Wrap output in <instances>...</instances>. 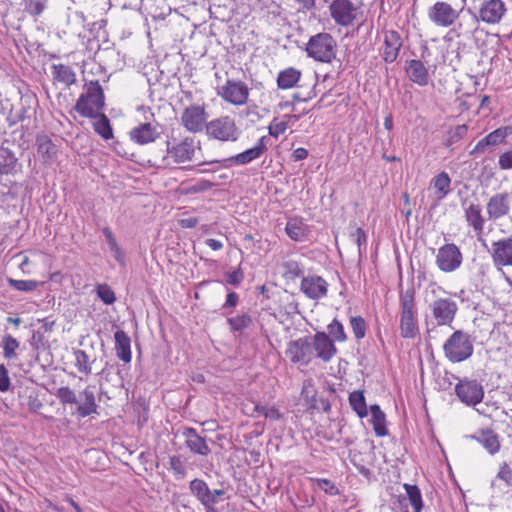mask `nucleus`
I'll return each instance as SVG.
<instances>
[{"instance_id":"obj_32","label":"nucleus","mask_w":512,"mask_h":512,"mask_svg":"<svg viewBox=\"0 0 512 512\" xmlns=\"http://www.w3.org/2000/svg\"><path fill=\"white\" fill-rule=\"evenodd\" d=\"M370 413L372 416L371 422L373 424L375 434L380 437L386 436L388 434V430L386 428L385 413L376 404L370 406Z\"/></svg>"},{"instance_id":"obj_59","label":"nucleus","mask_w":512,"mask_h":512,"mask_svg":"<svg viewBox=\"0 0 512 512\" xmlns=\"http://www.w3.org/2000/svg\"><path fill=\"white\" fill-rule=\"evenodd\" d=\"M213 186H214L213 182H211L209 180L201 179V180L195 182L193 185H191L189 187L188 191L190 193H201V192L211 189Z\"/></svg>"},{"instance_id":"obj_31","label":"nucleus","mask_w":512,"mask_h":512,"mask_svg":"<svg viewBox=\"0 0 512 512\" xmlns=\"http://www.w3.org/2000/svg\"><path fill=\"white\" fill-rule=\"evenodd\" d=\"M52 74L55 80L67 86L76 82V74L70 66L64 64H53Z\"/></svg>"},{"instance_id":"obj_3","label":"nucleus","mask_w":512,"mask_h":512,"mask_svg":"<svg viewBox=\"0 0 512 512\" xmlns=\"http://www.w3.org/2000/svg\"><path fill=\"white\" fill-rule=\"evenodd\" d=\"M105 107L104 91L98 81H90L84 85L83 92L79 96L75 111L81 116L96 117Z\"/></svg>"},{"instance_id":"obj_48","label":"nucleus","mask_w":512,"mask_h":512,"mask_svg":"<svg viewBox=\"0 0 512 512\" xmlns=\"http://www.w3.org/2000/svg\"><path fill=\"white\" fill-rule=\"evenodd\" d=\"M350 326L357 340H361L365 337L367 331V324L363 317L352 316L350 318Z\"/></svg>"},{"instance_id":"obj_29","label":"nucleus","mask_w":512,"mask_h":512,"mask_svg":"<svg viewBox=\"0 0 512 512\" xmlns=\"http://www.w3.org/2000/svg\"><path fill=\"white\" fill-rule=\"evenodd\" d=\"M301 78V71L289 67L278 73L277 86L279 89L287 90L295 87Z\"/></svg>"},{"instance_id":"obj_37","label":"nucleus","mask_w":512,"mask_h":512,"mask_svg":"<svg viewBox=\"0 0 512 512\" xmlns=\"http://www.w3.org/2000/svg\"><path fill=\"white\" fill-rule=\"evenodd\" d=\"M349 404L360 418L368 415V408L362 391H353L349 395Z\"/></svg>"},{"instance_id":"obj_62","label":"nucleus","mask_w":512,"mask_h":512,"mask_svg":"<svg viewBox=\"0 0 512 512\" xmlns=\"http://www.w3.org/2000/svg\"><path fill=\"white\" fill-rule=\"evenodd\" d=\"M498 165L502 170L512 169V149L499 156Z\"/></svg>"},{"instance_id":"obj_44","label":"nucleus","mask_w":512,"mask_h":512,"mask_svg":"<svg viewBox=\"0 0 512 512\" xmlns=\"http://www.w3.org/2000/svg\"><path fill=\"white\" fill-rule=\"evenodd\" d=\"M24 10L32 17L40 16L48 7L49 0H22Z\"/></svg>"},{"instance_id":"obj_46","label":"nucleus","mask_w":512,"mask_h":512,"mask_svg":"<svg viewBox=\"0 0 512 512\" xmlns=\"http://www.w3.org/2000/svg\"><path fill=\"white\" fill-rule=\"evenodd\" d=\"M310 481L313 483L315 487L320 490H323L326 494L330 496H336L340 494L339 489L336 485L329 479L325 478H310Z\"/></svg>"},{"instance_id":"obj_6","label":"nucleus","mask_w":512,"mask_h":512,"mask_svg":"<svg viewBox=\"0 0 512 512\" xmlns=\"http://www.w3.org/2000/svg\"><path fill=\"white\" fill-rule=\"evenodd\" d=\"M336 50V40L326 32L312 36L306 45L307 55L323 63H330L336 57Z\"/></svg>"},{"instance_id":"obj_8","label":"nucleus","mask_w":512,"mask_h":512,"mask_svg":"<svg viewBox=\"0 0 512 512\" xmlns=\"http://www.w3.org/2000/svg\"><path fill=\"white\" fill-rule=\"evenodd\" d=\"M473 24L483 22L487 25H498L505 18L507 7L503 0H483L477 12L472 13Z\"/></svg>"},{"instance_id":"obj_40","label":"nucleus","mask_w":512,"mask_h":512,"mask_svg":"<svg viewBox=\"0 0 512 512\" xmlns=\"http://www.w3.org/2000/svg\"><path fill=\"white\" fill-rule=\"evenodd\" d=\"M38 154H40L45 160L52 159L56 153V145L47 137L41 136L37 138Z\"/></svg>"},{"instance_id":"obj_11","label":"nucleus","mask_w":512,"mask_h":512,"mask_svg":"<svg viewBox=\"0 0 512 512\" xmlns=\"http://www.w3.org/2000/svg\"><path fill=\"white\" fill-rule=\"evenodd\" d=\"M462 262L463 254L456 244H444L438 249L435 263L440 271L452 273L462 265Z\"/></svg>"},{"instance_id":"obj_35","label":"nucleus","mask_w":512,"mask_h":512,"mask_svg":"<svg viewBox=\"0 0 512 512\" xmlns=\"http://www.w3.org/2000/svg\"><path fill=\"white\" fill-rule=\"evenodd\" d=\"M191 493L196 497V499L205 507V503H208L209 500V491L207 483L202 479H194L190 482L189 485Z\"/></svg>"},{"instance_id":"obj_43","label":"nucleus","mask_w":512,"mask_h":512,"mask_svg":"<svg viewBox=\"0 0 512 512\" xmlns=\"http://www.w3.org/2000/svg\"><path fill=\"white\" fill-rule=\"evenodd\" d=\"M1 345L3 347L4 357L11 360L17 357L16 350L19 348V341L12 335H5L2 339Z\"/></svg>"},{"instance_id":"obj_10","label":"nucleus","mask_w":512,"mask_h":512,"mask_svg":"<svg viewBox=\"0 0 512 512\" xmlns=\"http://www.w3.org/2000/svg\"><path fill=\"white\" fill-rule=\"evenodd\" d=\"M206 131L209 136L220 141L234 142L240 135L234 119L229 116H222L211 120L207 124Z\"/></svg>"},{"instance_id":"obj_23","label":"nucleus","mask_w":512,"mask_h":512,"mask_svg":"<svg viewBox=\"0 0 512 512\" xmlns=\"http://www.w3.org/2000/svg\"><path fill=\"white\" fill-rule=\"evenodd\" d=\"M471 438L476 440L490 455H495L500 451V437L492 429H480Z\"/></svg>"},{"instance_id":"obj_4","label":"nucleus","mask_w":512,"mask_h":512,"mask_svg":"<svg viewBox=\"0 0 512 512\" xmlns=\"http://www.w3.org/2000/svg\"><path fill=\"white\" fill-rule=\"evenodd\" d=\"M400 334L403 338L413 339L419 334L415 292L407 289L400 293Z\"/></svg>"},{"instance_id":"obj_19","label":"nucleus","mask_w":512,"mask_h":512,"mask_svg":"<svg viewBox=\"0 0 512 512\" xmlns=\"http://www.w3.org/2000/svg\"><path fill=\"white\" fill-rule=\"evenodd\" d=\"M313 356L321 359L323 362H329L337 353V348L333 340L324 332H317L312 340Z\"/></svg>"},{"instance_id":"obj_27","label":"nucleus","mask_w":512,"mask_h":512,"mask_svg":"<svg viewBox=\"0 0 512 512\" xmlns=\"http://www.w3.org/2000/svg\"><path fill=\"white\" fill-rule=\"evenodd\" d=\"M116 355L122 361L129 363L131 361V340L123 330H117L114 334Z\"/></svg>"},{"instance_id":"obj_41","label":"nucleus","mask_w":512,"mask_h":512,"mask_svg":"<svg viewBox=\"0 0 512 512\" xmlns=\"http://www.w3.org/2000/svg\"><path fill=\"white\" fill-rule=\"evenodd\" d=\"M283 276L289 280H295L304 273L303 265L296 260H288L282 264Z\"/></svg>"},{"instance_id":"obj_16","label":"nucleus","mask_w":512,"mask_h":512,"mask_svg":"<svg viewBox=\"0 0 512 512\" xmlns=\"http://www.w3.org/2000/svg\"><path fill=\"white\" fill-rule=\"evenodd\" d=\"M512 211V192H500L491 196L486 204L490 220L506 217Z\"/></svg>"},{"instance_id":"obj_30","label":"nucleus","mask_w":512,"mask_h":512,"mask_svg":"<svg viewBox=\"0 0 512 512\" xmlns=\"http://www.w3.org/2000/svg\"><path fill=\"white\" fill-rule=\"evenodd\" d=\"M89 118L95 120L93 122L94 131L104 140H110L114 137L110 120L104 113L101 112L96 117Z\"/></svg>"},{"instance_id":"obj_58","label":"nucleus","mask_w":512,"mask_h":512,"mask_svg":"<svg viewBox=\"0 0 512 512\" xmlns=\"http://www.w3.org/2000/svg\"><path fill=\"white\" fill-rule=\"evenodd\" d=\"M287 129V122L285 121H277V119H274L269 127V134L273 137H278L279 135L283 134Z\"/></svg>"},{"instance_id":"obj_12","label":"nucleus","mask_w":512,"mask_h":512,"mask_svg":"<svg viewBox=\"0 0 512 512\" xmlns=\"http://www.w3.org/2000/svg\"><path fill=\"white\" fill-rule=\"evenodd\" d=\"M455 394L462 403L475 406L483 400L484 389L477 380L465 378L456 384Z\"/></svg>"},{"instance_id":"obj_17","label":"nucleus","mask_w":512,"mask_h":512,"mask_svg":"<svg viewBox=\"0 0 512 512\" xmlns=\"http://www.w3.org/2000/svg\"><path fill=\"white\" fill-rule=\"evenodd\" d=\"M286 355L292 363L308 365L313 359L312 344L308 337L290 341Z\"/></svg>"},{"instance_id":"obj_1","label":"nucleus","mask_w":512,"mask_h":512,"mask_svg":"<svg viewBox=\"0 0 512 512\" xmlns=\"http://www.w3.org/2000/svg\"><path fill=\"white\" fill-rule=\"evenodd\" d=\"M448 292L436 282H430L426 289V301L430 298L428 308L436 326H450L458 311L457 303L444 297Z\"/></svg>"},{"instance_id":"obj_42","label":"nucleus","mask_w":512,"mask_h":512,"mask_svg":"<svg viewBox=\"0 0 512 512\" xmlns=\"http://www.w3.org/2000/svg\"><path fill=\"white\" fill-rule=\"evenodd\" d=\"M227 321L232 332H242L252 325V318L248 313L230 317Z\"/></svg>"},{"instance_id":"obj_60","label":"nucleus","mask_w":512,"mask_h":512,"mask_svg":"<svg viewBox=\"0 0 512 512\" xmlns=\"http://www.w3.org/2000/svg\"><path fill=\"white\" fill-rule=\"evenodd\" d=\"M11 387V381L8 375V369L4 364H0V391L7 392Z\"/></svg>"},{"instance_id":"obj_22","label":"nucleus","mask_w":512,"mask_h":512,"mask_svg":"<svg viewBox=\"0 0 512 512\" xmlns=\"http://www.w3.org/2000/svg\"><path fill=\"white\" fill-rule=\"evenodd\" d=\"M403 45L400 34L395 30H388L384 33V46L382 56L386 63H393Z\"/></svg>"},{"instance_id":"obj_34","label":"nucleus","mask_w":512,"mask_h":512,"mask_svg":"<svg viewBox=\"0 0 512 512\" xmlns=\"http://www.w3.org/2000/svg\"><path fill=\"white\" fill-rule=\"evenodd\" d=\"M285 232L290 239L296 242L305 240L307 236L305 225L298 219L289 220L286 224Z\"/></svg>"},{"instance_id":"obj_2","label":"nucleus","mask_w":512,"mask_h":512,"mask_svg":"<svg viewBox=\"0 0 512 512\" xmlns=\"http://www.w3.org/2000/svg\"><path fill=\"white\" fill-rule=\"evenodd\" d=\"M166 150L156 156L159 167H167L170 165V159L173 163L181 164L192 161L195 154V140L192 137H185L180 141L167 138L165 141Z\"/></svg>"},{"instance_id":"obj_64","label":"nucleus","mask_w":512,"mask_h":512,"mask_svg":"<svg viewBox=\"0 0 512 512\" xmlns=\"http://www.w3.org/2000/svg\"><path fill=\"white\" fill-rule=\"evenodd\" d=\"M242 280L243 272L241 270H235L227 276V282L232 285H238Z\"/></svg>"},{"instance_id":"obj_21","label":"nucleus","mask_w":512,"mask_h":512,"mask_svg":"<svg viewBox=\"0 0 512 512\" xmlns=\"http://www.w3.org/2000/svg\"><path fill=\"white\" fill-rule=\"evenodd\" d=\"M327 288V282L320 276L303 277L300 285L301 292L313 300L325 297Z\"/></svg>"},{"instance_id":"obj_36","label":"nucleus","mask_w":512,"mask_h":512,"mask_svg":"<svg viewBox=\"0 0 512 512\" xmlns=\"http://www.w3.org/2000/svg\"><path fill=\"white\" fill-rule=\"evenodd\" d=\"M106 242L108 244L110 252L113 254V257L117 262H119L121 265H124L125 263V255L122 249L119 247L117 240L111 231L109 227H104L102 230Z\"/></svg>"},{"instance_id":"obj_39","label":"nucleus","mask_w":512,"mask_h":512,"mask_svg":"<svg viewBox=\"0 0 512 512\" xmlns=\"http://www.w3.org/2000/svg\"><path fill=\"white\" fill-rule=\"evenodd\" d=\"M432 184L438 193L439 199L444 198L450 192L451 179L446 172L436 175L432 180Z\"/></svg>"},{"instance_id":"obj_7","label":"nucleus","mask_w":512,"mask_h":512,"mask_svg":"<svg viewBox=\"0 0 512 512\" xmlns=\"http://www.w3.org/2000/svg\"><path fill=\"white\" fill-rule=\"evenodd\" d=\"M330 16L341 27H350L363 17L360 3L352 0H332L329 5Z\"/></svg>"},{"instance_id":"obj_54","label":"nucleus","mask_w":512,"mask_h":512,"mask_svg":"<svg viewBox=\"0 0 512 512\" xmlns=\"http://www.w3.org/2000/svg\"><path fill=\"white\" fill-rule=\"evenodd\" d=\"M496 478L503 481L507 486L512 487V469L507 462L500 464Z\"/></svg>"},{"instance_id":"obj_25","label":"nucleus","mask_w":512,"mask_h":512,"mask_svg":"<svg viewBox=\"0 0 512 512\" xmlns=\"http://www.w3.org/2000/svg\"><path fill=\"white\" fill-rule=\"evenodd\" d=\"M405 71L413 83L419 86H426L429 83L428 68L421 60L411 59L406 61Z\"/></svg>"},{"instance_id":"obj_45","label":"nucleus","mask_w":512,"mask_h":512,"mask_svg":"<svg viewBox=\"0 0 512 512\" xmlns=\"http://www.w3.org/2000/svg\"><path fill=\"white\" fill-rule=\"evenodd\" d=\"M404 489L415 512H421L423 501L420 489L416 485L411 484H404Z\"/></svg>"},{"instance_id":"obj_61","label":"nucleus","mask_w":512,"mask_h":512,"mask_svg":"<svg viewBox=\"0 0 512 512\" xmlns=\"http://www.w3.org/2000/svg\"><path fill=\"white\" fill-rule=\"evenodd\" d=\"M468 132V126L466 124L458 125L456 126L451 132H450V139L449 141L454 143L459 140H461Z\"/></svg>"},{"instance_id":"obj_56","label":"nucleus","mask_w":512,"mask_h":512,"mask_svg":"<svg viewBox=\"0 0 512 512\" xmlns=\"http://www.w3.org/2000/svg\"><path fill=\"white\" fill-rule=\"evenodd\" d=\"M254 411L257 412L259 415H263L265 418H269L272 420H278L280 418V413L278 409L275 407H268L264 405H255Z\"/></svg>"},{"instance_id":"obj_15","label":"nucleus","mask_w":512,"mask_h":512,"mask_svg":"<svg viewBox=\"0 0 512 512\" xmlns=\"http://www.w3.org/2000/svg\"><path fill=\"white\" fill-rule=\"evenodd\" d=\"M489 253L498 270L503 267H512V236L493 241Z\"/></svg>"},{"instance_id":"obj_51","label":"nucleus","mask_w":512,"mask_h":512,"mask_svg":"<svg viewBox=\"0 0 512 512\" xmlns=\"http://www.w3.org/2000/svg\"><path fill=\"white\" fill-rule=\"evenodd\" d=\"M512 128L509 126L500 127L492 132H490L486 137L490 146H496L502 143L508 134L511 132Z\"/></svg>"},{"instance_id":"obj_9","label":"nucleus","mask_w":512,"mask_h":512,"mask_svg":"<svg viewBox=\"0 0 512 512\" xmlns=\"http://www.w3.org/2000/svg\"><path fill=\"white\" fill-rule=\"evenodd\" d=\"M249 92L250 89L245 82L235 79H227L226 82L217 89L218 96L235 106L245 105L249 98Z\"/></svg>"},{"instance_id":"obj_57","label":"nucleus","mask_w":512,"mask_h":512,"mask_svg":"<svg viewBox=\"0 0 512 512\" xmlns=\"http://www.w3.org/2000/svg\"><path fill=\"white\" fill-rule=\"evenodd\" d=\"M360 456H361L360 453L351 452L350 453L351 462L354 464V466L357 468L358 472L362 476L369 479L371 477L372 472L368 467H366L364 464H362L360 462V460L358 459Z\"/></svg>"},{"instance_id":"obj_38","label":"nucleus","mask_w":512,"mask_h":512,"mask_svg":"<svg viewBox=\"0 0 512 512\" xmlns=\"http://www.w3.org/2000/svg\"><path fill=\"white\" fill-rule=\"evenodd\" d=\"M17 163V158L15 154L10 151L8 148L3 146L0 147V173L8 174L10 173Z\"/></svg>"},{"instance_id":"obj_18","label":"nucleus","mask_w":512,"mask_h":512,"mask_svg":"<svg viewBox=\"0 0 512 512\" xmlns=\"http://www.w3.org/2000/svg\"><path fill=\"white\" fill-rule=\"evenodd\" d=\"M267 142H268V138L266 136H263L257 141V143L254 147L249 148V149L245 150L244 152L239 153L235 156H231L229 158H226L224 160L217 161V162L222 163L224 167H229L232 164H235V165L248 164V163L252 162L253 160L259 158L260 156H262L265 153V151L267 150ZM214 162L215 161H213L212 163H214Z\"/></svg>"},{"instance_id":"obj_49","label":"nucleus","mask_w":512,"mask_h":512,"mask_svg":"<svg viewBox=\"0 0 512 512\" xmlns=\"http://www.w3.org/2000/svg\"><path fill=\"white\" fill-rule=\"evenodd\" d=\"M328 332L329 335L333 338L334 341L338 342H345L347 340V335L345 333L344 327L340 321L337 319H334L329 325H328Z\"/></svg>"},{"instance_id":"obj_47","label":"nucleus","mask_w":512,"mask_h":512,"mask_svg":"<svg viewBox=\"0 0 512 512\" xmlns=\"http://www.w3.org/2000/svg\"><path fill=\"white\" fill-rule=\"evenodd\" d=\"M55 396L58 398L61 404H77L78 400L76 393L69 386H61L55 392Z\"/></svg>"},{"instance_id":"obj_55","label":"nucleus","mask_w":512,"mask_h":512,"mask_svg":"<svg viewBox=\"0 0 512 512\" xmlns=\"http://www.w3.org/2000/svg\"><path fill=\"white\" fill-rule=\"evenodd\" d=\"M225 494V490L224 489H214V490H210L209 491V498L211 500H209L208 503H205V509L207 511H212L214 510V507L220 503L221 501H223L222 497L224 496Z\"/></svg>"},{"instance_id":"obj_33","label":"nucleus","mask_w":512,"mask_h":512,"mask_svg":"<svg viewBox=\"0 0 512 512\" xmlns=\"http://www.w3.org/2000/svg\"><path fill=\"white\" fill-rule=\"evenodd\" d=\"M75 366L80 373L89 375L92 373V364L96 358L91 357L86 351L76 349L73 351Z\"/></svg>"},{"instance_id":"obj_63","label":"nucleus","mask_w":512,"mask_h":512,"mask_svg":"<svg viewBox=\"0 0 512 512\" xmlns=\"http://www.w3.org/2000/svg\"><path fill=\"white\" fill-rule=\"evenodd\" d=\"M352 237L355 239V242L358 246L359 253H361L362 246L366 247L367 236L362 228H357L355 232L352 234Z\"/></svg>"},{"instance_id":"obj_24","label":"nucleus","mask_w":512,"mask_h":512,"mask_svg":"<svg viewBox=\"0 0 512 512\" xmlns=\"http://www.w3.org/2000/svg\"><path fill=\"white\" fill-rule=\"evenodd\" d=\"M464 216L469 227L473 229L476 235H481L484 231L485 218L482 214V209L479 204L476 203H463Z\"/></svg>"},{"instance_id":"obj_5","label":"nucleus","mask_w":512,"mask_h":512,"mask_svg":"<svg viewBox=\"0 0 512 512\" xmlns=\"http://www.w3.org/2000/svg\"><path fill=\"white\" fill-rule=\"evenodd\" d=\"M473 350L470 336L462 330H456L443 345L445 357L452 363H459L470 358Z\"/></svg>"},{"instance_id":"obj_13","label":"nucleus","mask_w":512,"mask_h":512,"mask_svg":"<svg viewBox=\"0 0 512 512\" xmlns=\"http://www.w3.org/2000/svg\"><path fill=\"white\" fill-rule=\"evenodd\" d=\"M181 124L191 132L198 133L207 128L208 114L204 105H190L181 114Z\"/></svg>"},{"instance_id":"obj_28","label":"nucleus","mask_w":512,"mask_h":512,"mask_svg":"<svg viewBox=\"0 0 512 512\" xmlns=\"http://www.w3.org/2000/svg\"><path fill=\"white\" fill-rule=\"evenodd\" d=\"M82 395L84 397V401L76 407V413L78 416L85 418L91 414L97 413L98 406L95 401L93 389L90 386L86 387L83 390Z\"/></svg>"},{"instance_id":"obj_52","label":"nucleus","mask_w":512,"mask_h":512,"mask_svg":"<svg viewBox=\"0 0 512 512\" xmlns=\"http://www.w3.org/2000/svg\"><path fill=\"white\" fill-rule=\"evenodd\" d=\"M97 295L107 305L113 304L116 300L114 291L107 284L97 286Z\"/></svg>"},{"instance_id":"obj_53","label":"nucleus","mask_w":512,"mask_h":512,"mask_svg":"<svg viewBox=\"0 0 512 512\" xmlns=\"http://www.w3.org/2000/svg\"><path fill=\"white\" fill-rule=\"evenodd\" d=\"M169 466L178 479H182L186 476L185 465L179 456H170Z\"/></svg>"},{"instance_id":"obj_14","label":"nucleus","mask_w":512,"mask_h":512,"mask_svg":"<svg viewBox=\"0 0 512 512\" xmlns=\"http://www.w3.org/2000/svg\"><path fill=\"white\" fill-rule=\"evenodd\" d=\"M460 11L453 8L449 3L437 1L428 10V18L438 27H450L460 16Z\"/></svg>"},{"instance_id":"obj_50","label":"nucleus","mask_w":512,"mask_h":512,"mask_svg":"<svg viewBox=\"0 0 512 512\" xmlns=\"http://www.w3.org/2000/svg\"><path fill=\"white\" fill-rule=\"evenodd\" d=\"M9 285L17 291L31 292L37 289L39 282L36 280H16L9 278Z\"/></svg>"},{"instance_id":"obj_26","label":"nucleus","mask_w":512,"mask_h":512,"mask_svg":"<svg viewBox=\"0 0 512 512\" xmlns=\"http://www.w3.org/2000/svg\"><path fill=\"white\" fill-rule=\"evenodd\" d=\"M182 434L186 446L192 453L207 456L211 452L205 438L201 437L194 428H185Z\"/></svg>"},{"instance_id":"obj_20","label":"nucleus","mask_w":512,"mask_h":512,"mask_svg":"<svg viewBox=\"0 0 512 512\" xmlns=\"http://www.w3.org/2000/svg\"><path fill=\"white\" fill-rule=\"evenodd\" d=\"M159 125L150 122L140 123L129 132L130 139L139 144L146 145L155 142L160 137Z\"/></svg>"}]
</instances>
